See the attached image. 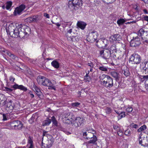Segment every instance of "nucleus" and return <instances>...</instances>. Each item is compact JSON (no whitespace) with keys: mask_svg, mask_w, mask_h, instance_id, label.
Here are the masks:
<instances>
[{"mask_svg":"<svg viewBox=\"0 0 148 148\" xmlns=\"http://www.w3.org/2000/svg\"><path fill=\"white\" fill-rule=\"evenodd\" d=\"M82 0H69L67 5L70 9L77 10L82 6Z\"/></svg>","mask_w":148,"mask_h":148,"instance_id":"obj_1","label":"nucleus"},{"mask_svg":"<svg viewBox=\"0 0 148 148\" xmlns=\"http://www.w3.org/2000/svg\"><path fill=\"white\" fill-rule=\"evenodd\" d=\"M137 34L138 36L141 37L144 43H148V31L144 28H142L138 31Z\"/></svg>","mask_w":148,"mask_h":148,"instance_id":"obj_2","label":"nucleus"},{"mask_svg":"<svg viewBox=\"0 0 148 148\" xmlns=\"http://www.w3.org/2000/svg\"><path fill=\"white\" fill-rule=\"evenodd\" d=\"M10 128L16 130H21L23 127L22 122L19 120L13 121L10 122L8 125Z\"/></svg>","mask_w":148,"mask_h":148,"instance_id":"obj_3","label":"nucleus"},{"mask_svg":"<svg viewBox=\"0 0 148 148\" xmlns=\"http://www.w3.org/2000/svg\"><path fill=\"white\" fill-rule=\"evenodd\" d=\"M39 84L45 86L52 87L53 84L50 81L44 77L41 76L37 79Z\"/></svg>","mask_w":148,"mask_h":148,"instance_id":"obj_4","label":"nucleus"},{"mask_svg":"<svg viewBox=\"0 0 148 148\" xmlns=\"http://www.w3.org/2000/svg\"><path fill=\"white\" fill-rule=\"evenodd\" d=\"M43 138H42L43 141ZM54 140L52 136H49L47 140L45 143H43L42 141V148H49L54 143Z\"/></svg>","mask_w":148,"mask_h":148,"instance_id":"obj_5","label":"nucleus"},{"mask_svg":"<svg viewBox=\"0 0 148 148\" xmlns=\"http://www.w3.org/2000/svg\"><path fill=\"white\" fill-rule=\"evenodd\" d=\"M141 61L140 56L137 54H132L130 58V62H131L132 64H139L141 62Z\"/></svg>","mask_w":148,"mask_h":148,"instance_id":"obj_6","label":"nucleus"},{"mask_svg":"<svg viewBox=\"0 0 148 148\" xmlns=\"http://www.w3.org/2000/svg\"><path fill=\"white\" fill-rule=\"evenodd\" d=\"M101 84L105 87L110 88L113 86V79L109 76L106 80L101 81Z\"/></svg>","mask_w":148,"mask_h":148,"instance_id":"obj_7","label":"nucleus"},{"mask_svg":"<svg viewBox=\"0 0 148 148\" xmlns=\"http://www.w3.org/2000/svg\"><path fill=\"white\" fill-rule=\"evenodd\" d=\"M21 25V36L23 38L25 36H27L30 34L31 29L28 26L25 25Z\"/></svg>","mask_w":148,"mask_h":148,"instance_id":"obj_8","label":"nucleus"},{"mask_svg":"<svg viewBox=\"0 0 148 148\" xmlns=\"http://www.w3.org/2000/svg\"><path fill=\"white\" fill-rule=\"evenodd\" d=\"M99 52L101 56L105 59H108L110 57L111 53L108 49L101 48L99 50Z\"/></svg>","mask_w":148,"mask_h":148,"instance_id":"obj_9","label":"nucleus"},{"mask_svg":"<svg viewBox=\"0 0 148 148\" xmlns=\"http://www.w3.org/2000/svg\"><path fill=\"white\" fill-rule=\"evenodd\" d=\"M21 31V25L16 26L13 31L12 32L10 36L14 38H17L19 37L20 38H23V37L21 36L20 34Z\"/></svg>","mask_w":148,"mask_h":148,"instance_id":"obj_10","label":"nucleus"},{"mask_svg":"<svg viewBox=\"0 0 148 148\" xmlns=\"http://www.w3.org/2000/svg\"><path fill=\"white\" fill-rule=\"evenodd\" d=\"M141 44V41L138 36L133 37L130 42V46L133 47H136L139 46Z\"/></svg>","mask_w":148,"mask_h":148,"instance_id":"obj_11","label":"nucleus"},{"mask_svg":"<svg viewBox=\"0 0 148 148\" xmlns=\"http://www.w3.org/2000/svg\"><path fill=\"white\" fill-rule=\"evenodd\" d=\"M25 8V6L24 4H21L19 6L16 8L13 12L14 16L21 14Z\"/></svg>","mask_w":148,"mask_h":148,"instance_id":"obj_12","label":"nucleus"},{"mask_svg":"<svg viewBox=\"0 0 148 148\" xmlns=\"http://www.w3.org/2000/svg\"><path fill=\"white\" fill-rule=\"evenodd\" d=\"M99 35L98 33L96 31H92L90 33L88 36L87 38V40H89L90 42H94L97 39Z\"/></svg>","mask_w":148,"mask_h":148,"instance_id":"obj_13","label":"nucleus"},{"mask_svg":"<svg viewBox=\"0 0 148 148\" xmlns=\"http://www.w3.org/2000/svg\"><path fill=\"white\" fill-rule=\"evenodd\" d=\"M84 120L85 119L83 117H78L76 118L73 124L75 127H78L80 126L83 123Z\"/></svg>","mask_w":148,"mask_h":148,"instance_id":"obj_14","label":"nucleus"},{"mask_svg":"<svg viewBox=\"0 0 148 148\" xmlns=\"http://www.w3.org/2000/svg\"><path fill=\"white\" fill-rule=\"evenodd\" d=\"M142 135V134L141 133L139 135L138 138L139 144L144 147H147L148 146V136L141 139Z\"/></svg>","mask_w":148,"mask_h":148,"instance_id":"obj_15","label":"nucleus"},{"mask_svg":"<svg viewBox=\"0 0 148 148\" xmlns=\"http://www.w3.org/2000/svg\"><path fill=\"white\" fill-rule=\"evenodd\" d=\"M14 85L11 86V88H13L14 90L18 89L24 91H26L27 90V88L23 85H18L15 83H14Z\"/></svg>","mask_w":148,"mask_h":148,"instance_id":"obj_16","label":"nucleus"},{"mask_svg":"<svg viewBox=\"0 0 148 148\" xmlns=\"http://www.w3.org/2000/svg\"><path fill=\"white\" fill-rule=\"evenodd\" d=\"M15 28V26H14V24L13 23L10 24L8 27L7 26L6 27V29L7 34H9L10 36L12 32L13 31Z\"/></svg>","mask_w":148,"mask_h":148,"instance_id":"obj_17","label":"nucleus"},{"mask_svg":"<svg viewBox=\"0 0 148 148\" xmlns=\"http://www.w3.org/2000/svg\"><path fill=\"white\" fill-rule=\"evenodd\" d=\"M108 41L107 39H101L99 40L96 42V43H99L100 45L99 47V48L104 47H106L107 46V42Z\"/></svg>","mask_w":148,"mask_h":148,"instance_id":"obj_18","label":"nucleus"},{"mask_svg":"<svg viewBox=\"0 0 148 148\" xmlns=\"http://www.w3.org/2000/svg\"><path fill=\"white\" fill-rule=\"evenodd\" d=\"M74 116L73 113L70 112H66L63 115V120L66 119H74Z\"/></svg>","mask_w":148,"mask_h":148,"instance_id":"obj_19","label":"nucleus"},{"mask_svg":"<svg viewBox=\"0 0 148 148\" xmlns=\"http://www.w3.org/2000/svg\"><path fill=\"white\" fill-rule=\"evenodd\" d=\"M12 101L10 100L5 104L6 107V109L8 110H9L10 111L14 109V106L12 105Z\"/></svg>","mask_w":148,"mask_h":148,"instance_id":"obj_20","label":"nucleus"},{"mask_svg":"<svg viewBox=\"0 0 148 148\" xmlns=\"http://www.w3.org/2000/svg\"><path fill=\"white\" fill-rule=\"evenodd\" d=\"M33 88H34V89L37 95L39 96L42 95V92L40 89L37 86L34 84L33 85Z\"/></svg>","mask_w":148,"mask_h":148,"instance_id":"obj_21","label":"nucleus"},{"mask_svg":"<svg viewBox=\"0 0 148 148\" xmlns=\"http://www.w3.org/2000/svg\"><path fill=\"white\" fill-rule=\"evenodd\" d=\"M5 99V95L3 94H0V106H3L5 105L6 102Z\"/></svg>","mask_w":148,"mask_h":148,"instance_id":"obj_22","label":"nucleus"},{"mask_svg":"<svg viewBox=\"0 0 148 148\" xmlns=\"http://www.w3.org/2000/svg\"><path fill=\"white\" fill-rule=\"evenodd\" d=\"M90 138L91 139L88 142V143L97 145L96 142L97 140V139L95 136L93 134L92 137V138Z\"/></svg>","mask_w":148,"mask_h":148,"instance_id":"obj_23","label":"nucleus"},{"mask_svg":"<svg viewBox=\"0 0 148 148\" xmlns=\"http://www.w3.org/2000/svg\"><path fill=\"white\" fill-rule=\"evenodd\" d=\"M86 25V23L82 21L78 22L77 23V26L82 29H84Z\"/></svg>","mask_w":148,"mask_h":148,"instance_id":"obj_24","label":"nucleus"},{"mask_svg":"<svg viewBox=\"0 0 148 148\" xmlns=\"http://www.w3.org/2000/svg\"><path fill=\"white\" fill-rule=\"evenodd\" d=\"M83 135L84 138L87 139L92 138V134L91 133L88 132V133L86 132H83Z\"/></svg>","mask_w":148,"mask_h":148,"instance_id":"obj_25","label":"nucleus"},{"mask_svg":"<svg viewBox=\"0 0 148 148\" xmlns=\"http://www.w3.org/2000/svg\"><path fill=\"white\" fill-rule=\"evenodd\" d=\"M28 145H29L28 148H34L33 141V138L29 136L28 139Z\"/></svg>","mask_w":148,"mask_h":148,"instance_id":"obj_26","label":"nucleus"},{"mask_svg":"<svg viewBox=\"0 0 148 148\" xmlns=\"http://www.w3.org/2000/svg\"><path fill=\"white\" fill-rule=\"evenodd\" d=\"M112 40L114 41H119L121 39L120 35L119 34H115L112 36Z\"/></svg>","mask_w":148,"mask_h":148,"instance_id":"obj_27","label":"nucleus"},{"mask_svg":"<svg viewBox=\"0 0 148 148\" xmlns=\"http://www.w3.org/2000/svg\"><path fill=\"white\" fill-rule=\"evenodd\" d=\"M6 54L13 59L15 60H18V58L16 56L12 53L9 51H7L6 52Z\"/></svg>","mask_w":148,"mask_h":148,"instance_id":"obj_28","label":"nucleus"},{"mask_svg":"<svg viewBox=\"0 0 148 148\" xmlns=\"http://www.w3.org/2000/svg\"><path fill=\"white\" fill-rule=\"evenodd\" d=\"M51 120L47 118L43 121L42 125L44 126H48L51 123Z\"/></svg>","mask_w":148,"mask_h":148,"instance_id":"obj_29","label":"nucleus"},{"mask_svg":"<svg viewBox=\"0 0 148 148\" xmlns=\"http://www.w3.org/2000/svg\"><path fill=\"white\" fill-rule=\"evenodd\" d=\"M138 77L140 82H143L145 80H147L148 79V75H139Z\"/></svg>","mask_w":148,"mask_h":148,"instance_id":"obj_30","label":"nucleus"},{"mask_svg":"<svg viewBox=\"0 0 148 148\" xmlns=\"http://www.w3.org/2000/svg\"><path fill=\"white\" fill-rule=\"evenodd\" d=\"M51 64L52 66L56 69H58L59 67V63L56 60L53 61L51 63Z\"/></svg>","mask_w":148,"mask_h":148,"instance_id":"obj_31","label":"nucleus"},{"mask_svg":"<svg viewBox=\"0 0 148 148\" xmlns=\"http://www.w3.org/2000/svg\"><path fill=\"white\" fill-rule=\"evenodd\" d=\"M111 75L116 80H117L119 79V74L117 72H112L111 73Z\"/></svg>","mask_w":148,"mask_h":148,"instance_id":"obj_32","label":"nucleus"},{"mask_svg":"<svg viewBox=\"0 0 148 148\" xmlns=\"http://www.w3.org/2000/svg\"><path fill=\"white\" fill-rule=\"evenodd\" d=\"M69 40H71L75 42L78 41L79 40V38L78 36H72L70 37L67 38Z\"/></svg>","mask_w":148,"mask_h":148,"instance_id":"obj_33","label":"nucleus"},{"mask_svg":"<svg viewBox=\"0 0 148 148\" xmlns=\"http://www.w3.org/2000/svg\"><path fill=\"white\" fill-rule=\"evenodd\" d=\"M73 119H66L63 120V122L64 123L68 124H72V121Z\"/></svg>","mask_w":148,"mask_h":148,"instance_id":"obj_34","label":"nucleus"},{"mask_svg":"<svg viewBox=\"0 0 148 148\" xmlns=\"http://www.w3.org/2000/svg\"><path fill=\"white\" fill-rule=\"evenodd\" d=\"M110 53H113L114 52H116V47L114 45H112L110 48Z\"/></svg>","mask_w":148,"mask_h":148,"instance_id":"obj_35","label":"nucleus"},{"mask_svg":"<svg viewBox=\"0 0 148 148\" xmlns=\"http://www.w3.org/2000/svg\"><path fill=\"white\" fill-rule=\"evenodd\" d=\"M12 5V2L11 1H7L6 3V8L7 10H9Z\"/></svg>","mask_w":148,"mask_h":148,"instance_id":"obj_36","label":"nucleus"},{"mask_svg":"<svg viewBox=\"0 0 148 148\" xmlns=\"http://www.w3.org/2000/svg\"><path fill=\"white\" fill-rule=\"evenodd\" d=\"M89 72V71H88V73H86V75L84 76V79L86 82H89L91 80V79L90 77L88 75Z\"/></svg>","mask_w":148,"mask_h":148,"instance_id":"obj_37","label":"nucleus"},{"mask_svg":"<svg viewBox=\"0 0 148 148\" xmlns=\"http://www.w3.org/2000/svg\"><path fill=\"white\" fill-rule=\"evenodd\" d=\"M125 22V21L123 18H120L117 21V23L119 25H123Z\"/></svg>","mask_w":148,"mask_h":148,"instance_id":"obj_38","label":"nucleus"},{"mask_svg":"<svg viewBox=\"0 0 148 148\" xmlns=\"http://www.w3.org/2000/svg\"><path fill=\"white\" fill-rule=\"evenodd\" d=\"M109 76V75H107L102 74L100 75L99 78L101 80H105L107 79Z\"/></svg>","mask_w":148,"mask_h":148,"instance_id":"obj_39","label":"nucleus"},{"mask_svg":"<svg viewBox=\"0 0 148 148\" xmlns=\"http://www.w3.org/2000/svg\"><path fill=\"white\" fill-rule=\"evenodd\" d=\"M51 119L53 125H55L56 127H58V122L55 117L54 116H53L51 118Z\"/></svg>","mask_w":148,"mask_h":148,"instance_id":"obj_40","label":"nucleus"},{"mask_svg":"<svg viewBox=\"0 0 148 148\" xmlns=\"http://www.w3.org/2000/svg\"><path fill=\"white\" fill-rule=\"evenodd\" d=\"M99 69L101 71L105 72L107 71H108V67L102 65L100 66Z\"/></svg>","mask_w":148,"mask_h":148,"instance_id":"obj_41","label":"nucleus"},{"mask_svg":"<svg viewBox=\"0 0 148 148\" xmlns=\"http://www.w3.org/2000/svg\"><path fill=\"white\" fill-rule=\"evenodd\" d=\"M122 72L123 73L124 75L126 77L130 75V72L127 68L123 71Z\"/></svg>","mask_w":148,"mask_h":148,"instance_id":"obj_42","label":"nucleus"},{"mask_svg":"<svg viewBox=\"0 0 148 148\" xmlns=\"http://www.w3.org/2000/svg\"><path fill=\"white\" fill-rule=\"evenodd\" d=\"M105 110L107 114H110L111 113L112 111V109L111 108L108 107H106Z\"/></svg>","mask_w":148,"mask_h":148,"instance_id":"obj_43","label":"nucleus"},{"mask_svg":"<svg viewBox=\"0 0 148 148\" xmlns=\"http://www.w3.org/2000/svg\"><path fill=\"white\" fill-rule=\"evenodd\" d=\"M147 127L145 125H144L142 126L138 130V132H140L143 130L146 129Z\"/></svg>","mask_w":148,"mask_h":148,"instance_id":"obj_44","label":"nucleus"},{"mask_svg":"<svg viewBox=\"0 0 148 148\" xmlns=\"http://www.w3.org/2000/svg\"><path fill=\"white\" fill-rule=\"evenodd\" d=\"M125 116V112H121L120 113L118 116V118L121 119L122 118L124 117Z\"/></svg>","mask_w":148,"mask_h":148,"instance_id":"obj_45","label":"nucleus"},{"mask_svg":"<svg viewBox=\"0 0 148 148\" xmlns=\"http://www.w3.org/2000/svg\"><path fill=\"white\" fill-rule=\"evenodd\" d=\"M33 21L34 22H37L39 20L38 15L34 16H32Z\"/></svg>","mask_w":148,"mask_h":148,"instance_id":"obj_46","label":"nucleus"},{"mask_svg":"<svg viewBox=\"0 0 148 148\" xmlns=\"http://www.w3.org/2000/svg\"><path fill=\"white\" fill-rule=\"evenodd\" d=\"M143 21L147 22V25H148V16L147 15H143Z\"/></svg>","mask_w":148,"mask_h":148,"instance_id":"obj_47","label":"nucleus"},{"mask_svg":"<svg viewBox=\"0 0 148 148\" xmlns=\"http://www.w3.org/2000/svg\"><path fill=\"white\" fill-rule=\"evenodd\" d=\"M80 104V103L78 102L72 103H71V106L73 107H78Z\"/></svg>","mask_w":148,"mask_h":148,"instance_id":"obj_48","label":"nucleus"},{"mask_svg":"<svg viewBox=\"0 0 148 148\" xmlns=\"http://www.w3.org/2000/svg\"><path fill=\"white\" fill-rule=\"evenodd\" d=\"M124 134L125 135L127 136H129L131 134V131L129 130L128 129L125 131Z\"/></svg>","mask_w":148,"mask_h":148,"instance_id":"obj_49","label":"nucleus"},{"mask_svg":"<svg viewBox=\"0 0 148 148\" xmlns=\"http://www.w3.org/2000/svg\"><path fill=\"white\" fill-rule=\"evenodd\" d=\"M130 127L132 128H134L135 129H137L138 128V125L134 123H132L130 125Z\"/></svg>","mask_w":148,"mask_h":148,"instance_id":"obj_50","label":"nucleus"},{"mask_svg":"<svg viewBox=\"0 0 148 148\" xmlns=\"http://www.w3.org/2000/svg\"><path fill=\"white\" fill-rule=\"evenodd\" d=\"M48 132L45 131V130H43V134L42 136H46L47 137V138H48L49 136H51V135L47 134Z\"/></svg>","mask_w":148,"mask_h":148,"instance_id":"obj_51","label":"nucleus"},{"mask_svg":"<svg viewBox=\"0 0 148 148\" xmlns=\"http://www.w3.org/2000/svg\"><path fill=\"white\" fill-rule=\"evenodd\" d=\"M118 135L120 136H123V133L122 132V130L121 129H119V130L117 131V132Z\"/></svg>","mask_w":148,"mask_h":148,"instance_id":"obj_52","label":"nucleus"},{"mask_svg":"<svg viewBox=\"0 0 148 148\" xmlns=\"http://www.w3.org/2000/svg\"><path fill=\"white\" fill-rule=\"evenodd\" d=\"M133 110L131 106H129L126 108V111L129 113L131 112Z\"/></svg>","mask_w":148,"mask_h":148,"instance_id":"obj_53","label":"nucleus"},{"mask_svg":"<svg viewBox=\"0 0 148 148\" xmlns=\"http://www.w3.org/2000/svg\"><path fill=\"white\" fill-rule=\"evenodd\" d=\"M26 21L29 23H30L31 22H33L32 17L31 16L27 18L26 19Z\"/></svg>","mask_w":148,"mask_h":148,"instance_id":"obj_54","label":"nucleus"},{"mask_svg":"<svg viewBox=\"0 0 148 148\" xmlns=\"http://www.w3.org/2000/svg\"><path fill=\"white\" fill-rule=\"evenodd\" d=\"M5 90L8 92H10L13 91V90L8 87H5Z\"/></svg>","mask_w":148,"mask_h":148,"instance_id":"obj_55","label":"nucleus"},{"mask_svg":"<svg viewBox=\"0 0 148 148\" xmlns=\"http://www.w3.org/2000/svg\"><path fill=\"white\" fill-rule=\"evenodd\" d=\"M7 51H8L6 50L4 48H0V52H3L5 53L6 54V52Z\"/></svg>","mask_w":148,"mask_h":148,"instance_id":"obj_56","label":"nucleus"},{"mask_svg":"<svg viewBox=\"0 0 148 148\" xmlns=\"http://www.w3.org/2000/svg\"><path fill=\"white\" fill-rule=\"evenodd\" d=\"M116 0H102V1L105 3H111Z\"/></svg>","mask_w":148,"mask_h":148,"instance_id":"obj_57","label":"nucleus"},{"mask_svg":"<svg viewBox=\"0 0 148 148\" xmlns=\"http://www.w3.org/2000/svg\"><path fill=\"white\" fill-rule=\"evenodd\" d=\"M3 119L2 120L3 121H6L7 120V117L6 116V115L5 114H3Z\"/></svg>","mask_w":148,"mask_h":148,"instance_id":"obj_58","label":"nucleus"},{"mask_svg":"<svg viewBox=\"0 0 148 148\" xmlns=\"http://www.w3.org/2000/svg\"><path fill=\"white\" fill-rule=\"evenodd\" d=\"M9 80L12 82H14L15 80V79L12 76H10L9 78Z\"/></svg>","mask_w":148,"mask_h":148,"instance_id":"obj_59","label":"nucleus"},{"mask_svg":"<svg viewBox=\"0 0 148 148\" xmlns=\"http://www.w3.org/2000/svg\"><path fill=\"white\" fill-rule=\"evenodd\" d=\"M87 65L90 66V68L93 67V64L91 62H89L87 64Z\"/></svg>","mask_w":148,"mask_h":148,"instance_id":"obj_60","label":"nucleus"},{"mask_svg":"<svg viewBox=\"0 0 148 148\" xmlns=\"http://www.w3.org/2000/svg\"><path fill=\"white\" fill-rule=\"evenodd\" d=\"M113 128L115 130H119V129H120L119 127L117 125H114Z\"/></svg>","mask_w":148,"mask_h":148,"instance_id":"obj_61","label":"nucleus"},{"mask_svg":"<svg viewBox=\"0 0 148 148\" xmlns=\"http://www.w3.org/2000/svg\"><path fill=\"white\" fill-rule=\"evenodd\" d=\"M29 94L30 95V97L31 98H33L34 97V95L32 94V92L31 91H29Z\"/></svg>","mask_w":148,"mask_h":148,"instance_id":"obj_62","label":"nucleus"},{"mask_svg":"<svg viewBox=\"0 0 148 148\" xmlns=\"http://www.w3.org/2000/svg\"><path fill=\"white\" fill-rule=\"evenodd\" d=\"M140 20H142L143 21V17H138L136 19V21H136V22L140 21Z\"/></svg>","mask_w":148,"mask_h":148,"instance_id":"obj_63","label":"nucleus"},{"mask_svg":"<svg viewBox=\"0 0 148 148\" xmlns=\"http://www.w3.org/2000/svg\"><path fill=\"white\" fill-rule=\"evenodd\" d=\"M44 16L47 18H49V15L47 13H45L44 14Z\"/></svg>","mask_w":148,"mask_h":148,"instance_id":"obj_64","label":"nucleus"}]
</instances>
